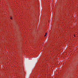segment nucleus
I'll return each mask as SVG.
<instances>
[{
	"mask_svg": "<svg viewBox=\"0 0 78 78\" xmlns=\"http://www.w3.org/2000/svg\"><path fill=\"white\" fill-rule=\"evenodd\" d=\"M47 33H46L45 34V35H44V36L45 37V36H47Z\"/></svg>",
	"mask_w": 78,
	"mask_h": 78,
	"instance_id": "1",
	"label": "nucleus"
},
{
	"mask_svg": "<svg viewBox=\"0 0 78 78\" xmlns=\"http://www.w3.org/2000/svg\"><path fill=\"white\" fill-rule=\"evenodd\" d=\"M10 19H11V20H12V17H10Z\"/></svg>",
	"mask_w": 78,
	"mask_h": 78,
	"instance_id": "2",
	"label": "nucleus"
},
{
	"mask_svg": "<svg viewBox=\"0 0 78 78\" xmlns=\"http://www.w3.org/2000/svg\"><path fill=\"white\" fill-rule=\"evenodd\" d=\"M73 36H74V37H76V36H75V34L73 35Z\"/></svg>",
	"mask_w": 78,
	"mask_h": 78,
	"instance_id": "3",
	"label": "nucleus"
}]
</instances>
